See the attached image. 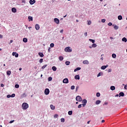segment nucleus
<instances>
[{
  "label": "nucleus",
  "mask_w": 127,
  "mask_h": 127,
  "mask_svg": "<svg viewBox=\"0 0 127 127\" xmlns=\"http://www.w3.org/2000/svg\"><path fill=\"white\" fill-rule=\"evenodd\" d=\"M23 110H27L28 109V104L26 103H23L22 105Z\"/></svg>",
  "instance_id": "obj_1"
},
{
  "label": "nucleus",
  "mask_w": 127,
  "mask_h": 127,
  "mask_svg": "<svg viewBox=\"0 0 127 127\" xmlns=\"http://www.w3.org/2000/svg\"><path fill=\"white\" fill-rule=\"evenodd\" d=\"M48 81H52V77H49L48 78Z\"/></svg>",
  "instance_id": "obj_46"
},
{
  "label": "nucleus",
  "mask_w": 127,
  "mask_h": 127,
  "mask_svg": "<svg viewBox=\"0 0 127 127\" xmlns=\"http://www.w3.org/2000/svg\"><path fill=\"white\" fill-rule=\"evenodd\" d=\"M65 64L67 65H70V62H68V61L65 62Z\"/></svg>",
  "instance_id": "obj_33"
},
{
  "label": "nucleus",
  "mask_w": 127,
  "mask_h": 127,
  "mask_svg": "<svg viewBox=\"0 0 127 127\" xmlns=\"http://www.w3.org/2000/svg\"><path fill=\"white\" fill-rule=\"evenodd\" d=\"M91 23H92L91 21H88V22H87L88 25H91Z\"/></svg>",
  "instance_id": "obj_40"
},
{
  "label": "nucleus",
  "mask_w": 127,
  "mask_h": 127,
  "mask_svg": "<svg viewBox=\"0 0 127 127\" xmlns=\"http://www.w3.org/2000/svg\"><path fill=\"white\" fill-rule=\"evenodd\" d=\"M47 67V64H45L42 67V69H45Z\"/></svg>",
  "instance_id": "obj_35"
},
{
  "label": "nucleus",
  "mask_w": 127,
  "mask_h": 127,
  "mask_svg": "<svg viewBox=\"0 0 127 127\" xmlns=\"http://www.w3.org/2000/svg\"><path fill=\"white\" fill-rule=\"evenodd\" d=\"M90 122H91V121H89L87 122V124L89 125V124H90Z\"/></svg>",
  "instance_id": "obj_62"
},
{
  "label": "nucleus",
  "mask_w": 127,
  "mask_h": 127,
  "mask_svg": "<svg viewBox=\"0 0 127 127\" xmlns=\"http://www.w3.org/2000/svg\"><path fill=\"white\" fill-rule=\"evenodd\" d=\"M101 22H103V23L106 22V19H103L101 20Z\"/></svg>",
  "instance_id": "obj_41"
},
{
  "label": "nucleus",
  "mask_w": 127,
  "mask_h": 127,
  "mask_svg": "<svg viewBox=\"0 0 127 127\" xmlns=\"http://www.w3.org/2000/svg\"><path fill=\"white\" fill-rule=\"evenodd\" d=\"M110 89L112 90V91H114L116 90V87L114 86H111Z\"/></svg>",
  "instance_id": "obj_17"
},
{
  "label": "nucleus",
  "mask_w": 127,
  "mask_h": 127,
  "mask_svg": "<svg viewBox=\"0 0 127 127\" xmlns=\"http://www.w3.org/2000/svg\"><path fill=\"white\" fill-rule=\"evenodd\" d=\"M52 69H53L54 71H56V70H57V68H56V66H53V67H52Z\"/></svg>",
  "instance_id": "obj_27"
},
{
  "label": "nucleus",
  "mask_w": 127,
  "mask_h": 127,
  "mask_svg": "<svg viewBox=\"0 0 127 127\" xmlns=\"http://www.w3.org/2000/svg\"><path fill=\"white\" fill-rule=\"evenodd\" d=\"M61 121L62 123H64V122H65V119H64V118H62V119H61Z\"/></svg>",
  "instance_id": "obj_36"
},
{
  "label": "nucleus",
  "mask_w": 127,
  "mask_h": 127,
  "mask_svg": "<svg viewBox=\"0 0 127 127\" xmlns=\"http://www.w3.org/2000/svg\"><path fill=\"white\" fill-rule=\"evenodd\" d=\"M112 57L113 58H117V55L115 54H112Z\"/></svg>",
  "instance_id": "obj_32"
},
{
  "label": "nucleus",
  "mask_w": 127,
  "mask_h": 127,
  "mask_svg": "<svg viewBox=\"0 0 127 127\" xmlns=\"http://www.w3.org/2000/svg\"><path fill=\"white\" fill-rule=\"evenodd\" d=\"M50 108H51V110H53V111L55 110V106H54L53 105H51Z\"/></svg>",
  "instance_id": "obj_14"
},
{
  "label": "nucleus",
  "mask_w": 127,
  "mask_h": 127,
  "mask_svg": "<svg viewBox=\"0 0 127 127\" xmlns=\"http://www.w3.org/2000/svg\"><path fill=\"white\" fill-rule=\"evenodd\" d=\"M76 101H77V102H82V97H81V96H77L76 97Z\"/></svg>",
  "instance_id": "obj_3"
},
{
  "label": "nucleus",
  "mask_w": 127,
  "mask_h": 127,
  "mask_svg": "<svg viewBox=\"0 0 127 127\" xmlns=\"http://www.w3.org/2000/svg\"><path fill=\"white\" fill-rule=\"evenodd\" d=\"M79 70H81V67H77L74 70V72H77V71H79Z\"/></svg>",
  "instance_id": "obj_18"
},
{
  "label": "nucleus",
  "mask_w": 127,
  "mask_h": 127,
  "mask_svg": "<svg viewBox=\"0 0 127 127\" xmlns=\"http://www.w3.org/2000/svg\"><path fill=\"white\" fill-rule=\"evenodd\" d=\"M54 22H55V23H57V24H59V23H60V21H59V19L57 18H54Z\"/></svg>",
  "instance_id": "obj_4"
},
{
  "label": "nucleus",
  "mask_w": 127,
  "mask_h": 127,
  "mask_svg": "<svg viewBox=\"0 0 127 127\" xmlns=\"http://www.w3.org/2000/svg\"><path fill=\"white\" fill-rule=\"evenodd\" d=\"M59 59V60H60V61H63V59H64V58H63V56H60Z\"/></svg>",
  "instance_id": "obj_20"
},
{
  "label": "nucleus",
  "mask_w": 127,
  "mask_h": 127,
  "mask_svg": "<svg viewBox=\"0 0 127 127\" xmlns=\"http://www.w3.org/2000/svg\"><path fill=\"white\" fill-rule=\"evenodd\" d=\"M39 56L42 58V57H44V55H43V53H38Z\"/></svg>",
  "instance_id": "obj_13"
},
{
  "label": "nucleus",
  "mask_w": 127,
  "mask_h": 127,
  "mask_svg": "<svg viewBox=\"0 0 127 127\" xmlns=\"http://www.w3.org/2000/svg\"><path fill=\"white\" fill-rule=\"evenodd\" d=\"M108 25L109 26H112V25H113V23H112V22H109Z\"/></svg>",
  "instance_id": "obj_45"
},
{
  "label": "nucleus",
  "mask_w": 127,
  "mask_h": 127,
  "mask_svg": "<svg viewBox=\"0 0 127 127\" xmlns=\"http://www.w3.org/2000/svg\"><path fill=\"white\" fill-rule=\"evenodd\" d=\"M100 96H101V94H100V93L97 92V93H96V96H97V97H100Z\"/></svg>",
  "instance_id": "obj_38"
},
{
  "label": "nucleus",
  "mask_w": 127,
  "mask_h": 127,
  "mask_svg": "<svg viewBox=\"0 0 127 127\" xmlns=\"http://www.w3.org/2000/svg\"><path fill=\"white\" fill-rule=\"evenodd\" d=\"M118 18L119 20H122V19H123V16H122V15H119Z\"/></svg>",
  "instance_id": "obj_21"
},
{
  "label": "nucleus",
  "mask_w": 127,
  "mask_h": 127,
  "mask_svg": "<svg viewBox=\"0 0 127 127\" xmlns=\"http://www.w3.org/2000/svg\"><path fill=\"white\" fill-rule=\"evenodd\" d=\"M122 41H124V42H127V38L124 37L122 39Z\"/></svg>",
  "instance_id": "obj_24"
},
{
  "label": "nucleus",
  "mask_w": 127,
  "mask_h": 127,
  "mask_svg": "<svg viewBox=\"0 0 127 127\" xmlns=\"http://www.w3.org/2000/svg\"><path fill=\"white\" fill-rule=\"evenodd\" d=\"M87 32L84 33V34L85 36H87Z\"/></svg>",
  "instance_id": "obj_58"
},
{
  "label": "nucleus",
  "mask_w": 127,
  "mask_h": 127,
  "mask_svg": "<svg viewBox=\"0 0 127 127\" xmlns=\"http://www.w3.org/2000/svg\"><path fill=\"white\" fill-rule=\"evenodd\" d=\"M50 47H54V43H51L50 44Z\"/></svg>",
  "instance_id": "obj_43"
},
{
  "label": "nucleus",
  "mask_w": 127,
  "mask_h": 127,
  "mask_svg": "<svg viewBox=\"0 0 127 127\" xmlns=\"http://www.w3.org/2000/svg\"><path fill=\"white\" fill-rule=\"evenodd\" d=\"M10 97H11V96L10 95H7V98H10Z\"/></svg>",
  "instance_id": "obj_55"
},
{
  "label": "nucleus",
  "mask_w": 127,
  "mask_h": 127,
  "mask_svg": "<svg viewBox=\"0 0 127 127\" xmlns=\"http://www.w3.org/2000/svg\"><path fill=\"white\" fill-rule=\"evenodd\" d=\"M107 67H109V65H103L101 66V69L102 70H105V69H106V68H107Z\"/></svg>",
  "instance_id": "obj_10"
},
{
  "label": "nucleus",
  "mask_w": 127,
  "mask_h": 127,
  "mask_svg": "<svg viewBox=\"0 0 127 127\" xmlns=\"http://www.w3.org/2000/svg\"><path fill=\"white\" fill-rule=\"evenodd\" d=\"M102 75H103V72H99L97 75V77H100V76H102Z\"/></svg>",
  "instance_id": "obj_31"
},
{
  "label": "nucleus",
  "mask_w": 127,
  "mask_h": 127,
  "mask_svg": "<svg viewBox=\"0 0 127 127\" xmlns=\"http://www.w3.org/2000/svg\"><path fill=\"white\" fill-rule=\"evenodd\" d=\"M124 88H125L126 90H127V85H125Z\"/></svg>",
  "instance_id": "obj_50"
},
{
  "label": "nucleus",
  "mask_w": 127,
  "mask_h": 127,
  "mask_svg": "<svg viewBox=\"0 0 127 127\" xmlns=\"http://www.w3.org/2000/svg\"><path fill=\"white\" fill-rule=\"evenodd\" d=\"M3 36L2 35L0 34V38H2Z\"/></svg>",
  "instance_id": "obj_59"
},
{
  "label": "nucleus",
  "mask_w": 127,
  "mask_h": 127,
  "mask_svg": "<svg viewBox=\"0 0 127 127\" xmlns=\"http://www.w3.org/2000/svg\"><path fill=\"white\" fill-rule=\"evenodd\" d=\"M69 116H71L72 114H73V112L72 111H69L68 112Z\"/></svg>",
  "instance_id": "obj_26"
},
{
  "label": "nucleus",
  "mask_w": 127,
  "mask_h": 127,
  "mask_svg": "<svg viewBox=\"0 0 127 127\" xmlns=\"http://www.w3.org/2000/svg\"><path fill=\"white\" fill-rule=\"evenodd\" d=\"M64 51H65V52H72V49H71L70 47H67L64 49Z\"/></svg>",
  "instance_id": "obj_2"
},
{
  "label": "nucleus",
  "mask_w": 127,
  "mask_h": 127,
  "mask_svg": "<svg viewBox=\"0 0 127 127\" xmlns=\"http://www.w3.org/2000/svg\"><path fill=\"white\" fill-rule=\"evenodd\" d=\"M82 107H85L87 104V100L84 99L82 101Z\"/></svg>",
  "instance_id": "obj_5"
},
{
  "label": "nucleus",
  "mask_w": 127,
  "mask_h": 127,
  "mask_svg": "<svg viewBox=\"0 0 127 127\" xmlns=\"http://www.w3.org/2000/svg\"><path fill=\"white\" fill-rule=\"evenodd\" d=\"M95 104L96 105H100V104H101V100H97Z\"/></svg>",
  "instance_id": "obj_16"
},
{
  "label": "nucleus",
  "mask_w": 127,
  "mask_h": 127,
  "mask_svg": "<svg viewBox=\"0 0 127 127\" xmlns=\"http://www.w3.org/2000/svg\"><path fill=\"white\" fill-rule=\"evenodd\" d=\"M83 64H89V61L85 60L83 62Z\"/></svg>",
  "instance_id": "obj_22"
},
{
  "label": "nucleus",
  "mask_w": 127,
  "mask_h": 127,
  "mask_svg": "<svg viewBox=\"0 0 127 127\" xmlns=\"http://www.w3.org/2000/svg\"><path fill=\"white\" fill-rule=\"evenodd\" d=\"M105 122V120H102V121H101V123H104Z\"/></svg>",
  "instance_id": "obj_63"
},
{
  "label": "nucleus",
  "mask_w": 127,
  "mask_h": 127,
  "mask_svg": "<svg viewBox=\"0 0 127 127\" xmlns=\"http://www.w3.org/2000/svg\"><path fill=\"white\" fill-rule=\"evenodd\" d=\"M15 88H16V89H18V88H19V85L15 84Z\"/></svg>",
  "instance_id": "obj_34"
},
{
  "label": "nucleus",
  "mask_w": 127,
  "mask_h": 127,
  "mask_svg": "<svg viewBox=\"0 0 127 127\" xmlns=\"http://www.w3.org/2000/svg\"><path fill=\"white\" fill-rule=\"evenodd\" d=\"M105 105H108V102H105L103 106H105Z\"/></svg>",
  "instance_id": "obj_56"
},
{
  "label": "nucleus",
  "mask_w": 127,
  "mask_h": 127,
  "mask_svg": "<svg viewBox=\"0 0 127 127\" xmlns=\"http://www.w3.org/2000/svg\"><path fill=\"white\" fill-rule=\"evenodd\" d=\"M116 97H119V94H117V95H116Z\"/></svg>",
  "instance_id": "obj_64"
},
{
  "label": "nucleus",
  "mask_w": 127,
  "mask_h": 127,
  "mask_svg": "<svg viewBox=\"0 0 127 127\" xmlns=\"http://www.w3.org/2000/svg\"><path fill=\"white\" fill-rule=\"evenodd\" d=\"M13 42V41L12 40H11L10 41V43H12Z\"/></svg>",
  "instance_id": "obj_61"
},
{
  "label": "nucleus",
  "mask_w": 127,
  "mask_h": 127,
  "mask_svg": "<svg viewBox=\"0 0 127 127\" xmlns=\"http://www.w3.org/2000/svg\"><path fill=\"white\" fill-rule=\"evenodd\" d=\"M22 98H24V97H26V94L25 93H23L22 95Z\"/></svg>",
  "instance_id": "obj_37"
},
{
  "label": "nucleus",
  "mask_w": 127,
  "mask_h": 127,
  "mask_svg": "<svg viewBox=\"0 0 127 127\" xmlns=\"http://www.w3.org/2000/svg\"><path fill=\"white\" fill-rule=\"evenodd\" d=\"M108 73H110V72H112V69H108Z\"/></svg>",
  "instance_id": "obj_51"
},
{
  "label": "nucleus",
  "mask_w": 127,
  "mask_h": 127,
  "mask_svg": "<svg viewBox=\"0 0 127 127\" xmlns=\"http://www.w3.org/2000/svg\"><path fill=\"white\" fill-rule=\"evenodd\" d=\"M50 49H51V48H49L48 49V52H50Z\"/></svg>",
  "instance_id": "obj_60"
},
{
  "label": "nucleus",
  "mask_w": 127,
  "mask_h": 127,
  "mask_svg": "<svg viewBox=\"0 0 127 127\" xmlns=\"http://www.w3.org/2000/svg\"><path fill=\"white\" fill-rule=\"evenodd\" d=\"M12 54L13 56H15V55L16 54V52H13Z\"/></svg>",
  "instance_id": "obj_49"
},
{
  "label": "nucleus",
  "mask_w": 127,
  "mask_h": 127,
  "mask_svg": "<svg viewBox=\"0 0 127 127\" xmlns=\"http://www.w3.org/2000/svg\"><path fill=\"white\" fill-rule=\"evenodd\" d=\"M89 41H90L92 43H95V40H93L92 39H89Z\"/></svg>",
  "instance_id": "obj_30"
},
{
  "label": "nucleus",
  "mask_w": 127,
  "mask_h": 127,
  "mask_svg": "<svg viewBox=\"0 0 127 127\" xmlns=\"http://www.w3.org/2000/svg\"><path fill=\"white\" fill-rule=\"evenodd\" d=\"M120 97H125V93L122 92L119 93Z\"/></svg>",
  "instance_id": "obj_12"
},
{
  "label": "nucleus",
  "mask_w": 127,
  "mask_h": 127,
  "mask_svg": "<svg viewBox=\"0 0 127 127\" xmlns=\"http://www.w3.org/2000/svg\"><path fill=\"white\" fill-rule=\"evenodd\" d=\"M92 47H93V48H94L97 47V44H93L92 45Z\"/></svg>",
  "instance_id": "obj_28"
},
{
  "label": "nucleus",
  "mask_w": 127,
  "mask_h": 127,
  "mask_svg": "<svg viewBox=\"0 0 127 127\" xmlns=\"http://www.w3.org/2000/svg\"><path fill=\"white\" fill-rule=\"evenodd\" d=\"M0 87H4V84L1 83V84H0Z\"/></svg>",
  "instance_id": "obj_54"
},
{
  "label": "nucleus",
  "mask_w": 127,
  "mask_h": 127,
  "mask_svg": "<svg viewBox=\"0 0 127 127\" xmlns=\"http://www.w3.org/2000/svg\"><path fill=\"white\" fill-rule=\"evenodd\" d=\"M114 28L117 30V29H119V26H118L117 25H115Z\"/></svg>",
  "instance_id": "obj_29"
},
{
  "label": "nucleus",
  "mask_w": 127,
  "mask_h": 127,
  "mask_svg": "<svg viewBox=\"0 0 127 127\" xmlns=\"http://www.w3.org/2000/svg\"><path fill=\"white\" fill-rule=\"evenodd\" d=\"M63 31H64V30H63V29H62V30L60 31L61 33H63Z\"/></svg>",
  "instance_id": "obj_57"
},
{
  "label": "nucleus",
  "mask_w": 127,
  "mask_h": 127,
  "mask_svg": "<svg viewBox=\"0 0 127 127\" xmlns=\"http://www.w3.org/2000/svg\"><path fill=\"white\" fill-rule=\"evenodd\" d=\"M15 57L16 58L18 57V54L16 53V55H15Z\"/></svg>",
  "instance_id": "obj_52"
},
{
  "label": "nucleus",
  "mask_w": 127,
  "mask_h": 127,
  "mask_svg": "<svg viewBox=\"0 0 127 127\" xmlns=\"http://www.w3.org/2000/svg\"><path fill=\"white\" fill-rule=\"evenodd\" d=\"M6 74L8 76H10V74H11V71L10 70H8L6 72Z\"/></svg>",
  "instance_id": "obj_15"
},
{
  "label": "nucleus",
  "mask_w": 127,
  "mask_h": 127,
  "mask_svg": "<svg viewBox=\"0 0 127 127\" xmlns=\"http://www.w3.org/2000/svg\"><path fill=\"white\" fill-rule=\"evenodd\" d=\"M35 0H30L29 1L30 4H34V3H35Z\"/></svg>",
  "instance_id": "obj_9"
},
{
  "label": "nucleus",
  "mask_w": 127,
  "mask_h": 127,
  "mask_svg": "<svg viewBox=\"0 0 127 127\" xmlns=\"http://www.w3.org/2000/svg\"><path fill=\"white\" fill-rule=\"evenodd\" d=\"M35 29L37 30H39V28H40V27L39 26V25L38 24H36L35 26Z\"/></svg>",
  "instance_id": "obj_8"
},
{
  "label": "nucleus",
  "mask_w": 127,
  "mask_h": 127,
  "mask_svg": "<svg viewBox=\"0 0 127 127\" xmlns=\"http://www.w3.org/2000/svg\"><path fill=\"white\" fill-rule=\"evenodd\" d=\"M63 82L64 84H68L69 83V80L68 78H64L63 81Z\"/></svg>",
  "instance_id": "obj_6"
},
{
  "label": "nucleus",
  "mask_w": 127,
  "mask_h": 127,
  "mask_svg": "<svg viewBox=\"0 0 127 127\" xmlns=\"http://www.w3.org/2000/svg\"><path fill=\"white\" fill-rule=\"evenodd\" d=\"M14 122V120L11 121L9 122V124H12V123H13Z\"/></svg>",
  "instance_id": "obj_53"
},
{
  "label": "nucleus",
  "mask_w": 127,
  "mask_h": 127,
  "mask_svg": "<svg viewBox=\"0 0 127 127\" xmlns=\"http://www.w3.org/2000/svg\"><path fill=\"white\" fill-rule=\"evenodd\" d=\"M75 80H80V76L79 75H76L74 77Z\"/></svg>",
  "instance_id": "obj_11"
},
{
  "label": "nucleus",
  "mask_w": 127,
  "mask_h": 127,
  "mask_svg": "<svg viewBox=\"0 0 127 127\" xmlns=\"http://www.w3.org/2000/svg\"><path fill=\"white\" fill-rule=\"evenodd\" d=\"M50 92V90H49V89L46 88L45 90V95H49Z\"/></svg>",
  "instance_id": "obj_7"
},
{
  "label": "nucleus",
  "mask_w": 127,
  "mask_h": 127,
  "mask_svg": "<svg viewBox=\"0 0 127 127\" xmlns=\"http://www.w3.org/2000/svg\"><path fill=\"white\" fill-rule=\"evenodd\" d=\"M39 62L40 63H42V62H43V59H40Z\"/></svg>",
  "instance_id": "obj_42"
},
{
  "label": "nucleus",
  "mask_w": 127,
  "mask_h": 127,
  "mask_svg": "<svg viewBox=\"0 0 127 127\" xmlns=\"http://www.w3.org/2000/svg\"><path fill=\"white\" fill-rule=\"evenodd\" d=\"M54 118H55V119H56L57 118H58V115L55 114L54 115Z\"/></svg>",
  "instance_id": "obj_47"
},
{
  "label": "nucleus",
  "mask_w": 127,
  "mask_h": 127,
  "mask_svg": "<svg viewBox=\"0 0 127 127\" xmlns=\"http://www.w3.org/2000/svg\"><path fill=\"white\" fill-rule=\"evenodd\" d=\"M23 42H25V43H26V42H27V38H24L23 39Z\"/></svg>",
  "instance_id": "obj_23"
},
{
  "label": "nucleus",
  "mask_w": 127,
  "mask_h": 127,
  "mask_svg": "<svg viewBox=\"0 0 127 127\" xmlns=\"http://www.w3.org/2000/svg\"><path fill=\"white\" fill-rule=\"evenodd\" d=\"M11 98H14L15 97V94H12L11 95Z\"/></svg>",
  "instance_id": "obj_44"
},
{
  "label": "nucleus",
  "mask_w": 127,
  "mask_h": 127,
  "mask_svg": "<svg viewBox=\"0 0 127 127\" xmlns=\"http://www.w3.org/2000/svg\"><path fill=\"white\" fill-rule=\"evenodd\" d=\"M70 89L71 90H74V89H75V86H74V85L71 86L70 87Z\"/></svg>",
  "instance_id": "obj_39"
},
{
  "label": "nucleus",
  "mask_w": 127,
  "mask_h": 127,
  "mask_svg": "<svg viewBox=\"0 0 127 127\" xmlns=\"http://www.w3.org/2000/svg\"><path fill=\"white\" fill-rule=\"evenodd\" d=\"M78 109H80V108H82V104H80L78 106Z\"/></svg>",
  "instance_id": "obj_48"
},
{
  "label": "nucleus",
  "mask_w": 127,
  "mask_h": 127,
  "mask_svg": "<svg viewBox=\"0 0 127 127\" xmlns=\"http://www.w3.org/2000/svg\"><path fill=\"white\" fill-rule=\"evenodd\" d=\"M11 10H12V12H14V13L16 12V8H15L14 7L12 8L11 9Z\"/></svg>",
  "instance_id": "obj_19"
},
{
  "label": "nucleus",
  "mask_w": 127,
  "mask_h": 127,
  "mask_svg": "<svg viewBox=\"0 0 127 127\" xmlns=\"http://www.w3.org/2000/svg\"><path fill=\"white\" fill-rule=\"evenodd\" d=\"M28 19L29 20V21H30L31 20V21H32L33 18H32V17H31V16H29Z\"/></svg>",
  "instance_id": "obj_25"
}]
</instances>
